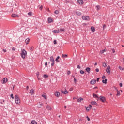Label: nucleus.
I'll return each mask as SVG.
<instances>
[{"label":"nucleus","mask_w":124,"mask_h":124,"mask_svg":"<svg viewBox=\"0 0 124 124\" xmlns=\"http://www.w3.org/2000/svg\"><path fill=\"white\" fill-rule=\"evenodd\" d=\"M27 52L25 50V49H23L22 50V53H21V57L22 58V59H25L26 56H27Z\"/></svg>","instance_id":"nucleus-1"},{"label":"nucleus","mask_w":124,"mask_h":124,"mask_svg":"<svg viewBox=\"0 0 124 124\" xmlns=\"http://www.w3.org/2000/svg\"><path fill=\"white\" fill-rule=\"evenodd\" d=\"M20 98L18 97V95H16L15 97V102L16 104H20Z\"/></svg>","instance_id":"nucleus-2"},{"label":"nucleus","mask_w":124,"mask_h":124,"mask_svg":"<svg viewBox=\"0 0 124 124\" xmlns=\"http://www.w3.org/2000/svg\"><path fill=\"white\" fill-rule=\"evenodd\" d=\"M82 19L85 21H90V16H82Z\"/></svg>","instance_id":"nucleus-3"},{"label":"nucleus","mask_w":124,"mask_h":124,"mask_svg":"<svg viewBox=\"0 0 124 124\" xmlns=\"http://www.w3.org/2000/svg\"><path fill=\"white\" fill-rule=\"evenodd\" d=\"M100 101H101V102H103L104 103L105 101H106V98H105V97L103 96H100L99 97Z\"/></svg>","instance_id":"nucleus-4"},{"label":"nucleus","mask_w":124,"mask_h":124,"mask_svg":"<svg viewBox=\"0 0 124 124\" xmlns=\"http://www.w3.org/2000/svg\"><path fill=\"white\" fill-rule=\"evenodd\" d=\"M111 67H110V65H108L107 66V68L106 70V71L107 72V73H108V74H111Z\"/></svg>","instance_id":"nucleus-5"},{"label":"nucleus","mask_w":124,"mask_h":124,"mask_svg":"<svg viewBox=\"0 0 124 124\" xmlns=\"http://www.w3.org/2000/svg\"><path fill=\"white\" fill-rule=\"evenodd\" d=\"M7 81H8V79L6 78H4L2 79L1 81L2 84H6L7 83Z\"/></svg>","instance_id":"nucleus-6"},{"label":"nucleus","mask_w":124,"mask_h":124,"mask_svg":"<svg viewBox=\"0 0 124 124\" xmlns=\"http://www.w3.org/2000/svg\"><path fill=\"white\" fill-rule=\"evenodd\" d=\"M90 84L91 85H95V84H96V80L95 79H92L90 81Z\"/></svg>","instance_id":"nucleus-7"},{"label":"nucleus","mask_w":124,"mask_h":124,"mask_svg":"<svg viewBox=\"0 0 124 124\" xmlns=\"http://www.w3.org/2000/svg\"><path fill=\"white\" fill-rule=\"evenodd\" d=\"M11 16L12 18H18L19 16L17 14H12Z\"/></svg>","instance_id":"nucleus-8"},{"label":"nucleus","mask_w":124,"mask_h":124,"mask_svg":"<svg viewBox=\"0 0 124 124\" xmlns=\"http://www.w3.org/2000/svg\"><path fill=\"white\" fill-rule=\"evenodd\" d=\"M60 93L59 91L55 92L54 93V95H55L57 97H59L60 96Z\"/></svg>","instance_id":"nucleus-9"},{"label":"nucleus","mask_w":124,"mask_h":124,"mask_svg":"<svg viewBox=\"0 0 124 124\" xmlns=\"http://www.w3.org/2000/svg\"><path fill=\"white\" fill-rule=\"evenodd\" d=\"M61 93H63V94H67V93H68V92L66 89H65V91H63V90H61Z\"/></svg>","instance_id":"nucleus-10"},{"label":"nucleus","mask_w":124,"mask_h":124,"mask_svg":"<svg viewBox=\"0 0 124 124\" xmlns=\"http://www.w3.org/2000/svg\"><path fill=\"white\" fill-rule=\"evenodd\" d=\"M77 3H79V4H84V1L83 0H78L77 1Z\"/></svg>","instance_id":"nucleus-11"},{"label":"nucleus","mask_w":124,"mask_h":124,"mask_svg":"<svg viewBox=\"0 0 124 124\" xmlns=\"http://www.w3.org/2000/svg\"><path fill=\"white\" fill-rule=\"evenodd\" d=\"M75 13H76V15H78V16H80V15L82 14V13H81L79 11H76L75 12Z\"/></svg>","instance_id":"nucleus-12"},{"label":"nucleus","mask_w":124,"mask_h":124,"mask_svg":"<svg viewBox=\"0 0 124 124\" xmlns=\"http://www.w3.org/2000/svg\"><path fill=\"white\" fill-rule=\"evenodd\" d=\"M86 72L88 73V74H90V72L91 71V68L90 67H86L85 69Z\"/></svg>","instance_id":"nucleus-13"},{"label":"nucleus","mask_w":124,"mask_h":124,"mask_svg":"<svg viewBox=\"0 0 124 124\" xmlns=\"http://www.w3.org/2000/svg\"><path fill=\"white\" fill-rule=\"evenodd\" d=\"M50 61L51 62H55V60H54V57L53 56L50 57Z\"/></svg>","instance_id":"nucleus-14"},{"label":"nucleus","mask_w":124,"mask_h":124,"mask_svg":"<svg viewBox=\"0 0 124 124\" xmlns=\"http://www.w3.org/2000/svg\"><path fill=\"white\" fill-rule=\"evenodd\" d=\"M25 43L26 44H29V43H30V38H28L25 40Z\"/></svg>","instance_id":"nucleus-15"},{"label":"nucleus","mask_w":124,"mask_h":124,"mask_svg":"<svg viewBox=\"0 0 124 124\" xmlns=\"http://www.w3.org/2000/svg\"><path fill=\"white\" fill-rule=\"evenodd\" d=\"M91 30L92 32H94V31H95V28H94L93 26L91 27Z\"/></svg>","instance_id":"nucleus-16"},{"label":"nucleus","mask_w":124,"mask_h":124,"mask_svg":"<svg viewBox=\"0 0 124 124\" xmlns=\"http://www.w3.org/2000/svg\"><path fill=\"white\" fill-rule=\"evenodd\" d=\"M47 21H48V23H52V22H53V19H52V18H51V17H48Z\"/></svg>","instance_id":"nucleus-17"},{"label":"nucleus","mask_w":124,"mask_h":124,"mask_svg":"<svg viewBox=\"0 0 124 124\" xmlns=\"http://www.w3.org/2000/svg\"><path fill=\"white\" fill-rule=\"evenodd\" d=\"M102 83H103V84H107V79H103L102 80Z\"/></svg>","instance_id":"nucleus-18"},{"label":"nucleus","mask_w":124,"mask_h":124,"mask_svg":"<svg viewBox=\"0 0 124 124\" xmlns=\"http://www.w3.org/2000/svg\"><path fill=\"white\" fill-rule=\"evenodd\" d=\"M54 33H59L60 32V30H55L53 31Z\"/></svg>","instance_id":"nucleus-19"},{"label":"nucleus","mask_w":124,"mask_h":124,"mask_svg":"<svg viewBox=\"0 0 124 124\" xmlns=\"http://www.w3.org/2000/svg\"><path fill=\"white\" fill-rule=\"evenodd\" d=\"M59 59L60 56H57V57L55 59V62H60V60H59Z\"/></svg>","instance_id":"nucleus-20"},{"label":"nucleus","mask_w":124,"mask_h":124,"mask_svg":"<svg viewBox=\"0 0 124 124\" xmlns=\"http://www.w3.org/2000/svg\"><path fill=\"white\" fill-rule=\"evenodd\" d=\"M31 124H37V122H36V121H35V120H32L31 122Z\"/></svg>","instance_id":"nucleus-21"},{"label":"nucleus","mask_w":124,"mask_h":124,"mask_svg":"<svg viewBox=\"0 0 124 124\" xmlns=\"http://www.w3.org/2000/svg\"><path fill=\"white\" fill-rule=\"evenodd\" d=\"M117 93L116 94L117 96H120L121 94V92L117 90Z\"/></svg>","instance_id":"nucleus-22"},{"label":"nucleus","mask_w":124,"mask_h":124,"mask_svg":"<svg viewBox=\"0 0 124 124\" xmlns=\"http://www.w3.org/2000/svg\"><path fill=\"white\" fill-rule=\"evenodd\" d=\"M91 104H92V105H96L97 104V103L95 101H92L91 102Z\"/></svg>","instance_id":"nucleus-23"},{"label":"nucleus","mask_w":124,"mask_h":124,"mask_svg":"<svg viewBox=\"0 0 124 124\" xmlns=\"http://www.w3.org/2000/svg\"><path fill=\"white\" fill-rule=\"evenodd\" d=\"M96 10H97V11H98V10H100V9H101L100 6L97 5V6H96Z\"/></svg>","instance_id":"nucleus-24"},{"label":"nucleus","mask_w":124,"mask_h":124,"mask_svg":"<svg viewBox=\"0 0 124 124\" xmlns=\"http://www.w3.org/2000/svg\"><path fill=\"white\" fill-rule=\"evenodd\" d=\"M93 97H94V98H98V96H97V95H96V94L93 93Z\"/></svg>","instance_id":"nucleus-25"},{"label":"nucleus","mask_w":124,"mask_h":124,"mask_svg":"<svg viewBox=\"0 0 124 124\" xmlns=\"http://www.w3.org/2000/svg\"><path fill=\"white\" fill-rule=\"evenodd\" d=\"M83 98L80 97V98H79L78 99V102H81V101H82V100H83Z\"/></svg>","instance_id":"nucleus-26"},{"label":"nucleus","mask_w":124,"mask_h":124,"mask_svg":"<svg viewBox=\"0 0 124 124\" xmlns=\"http://www.w3.org/2000/svg\"><path fill=\"white\" fill-rule=\"evenodd\" d=\"M46 109H47V110H51V109H52V108H51V106L47 105L46 106Z\"/></svg>","instance_id":"nucleus-27"},{"label":"nucleus","mask_w":124,"mask_h":124,"mask_svg":"<svg viewBox=\"0 0 124 124\" xmlns=\"http://www.w3.org/2000/svg\"><path fill=\"white\" fill-rule=\"evenodd\" d=\"M30 93L31 94H33V93H34V90H33V89H31V90H30Z\"/></svg>","instance_id":"nucleus-28"},{"label":"nucleus","mask_w":124,"mask_h":124,"mask_svg":"<svg viewBox=\"0 0 124 124\" xmlns=\"http://www.w3.org/2000/svg\"><path fill=\"white\" fill-rule=\"evenodd\" d=\"M104 52H106V49H104L103 50H102L100 51V53L101 54H103Z\"/></svg>","instance_id":"nucleus-29"},{"label":"nucleus","mask_w":124,"mask_h":124,"mask_svg":"<svg viewBox=\"0 0 124 124\" xmlns=\"http://www.w3.org/2000/svg\"><path fill=\"white\" fill-rule=\"evenodd\" d=\"M33 49H34V47L33 46H31L30 47V50L31 52H32V51H33Z\"/></svg>","instance_id":"nucleus-30"},{"label":"nucleus","mask_w":124,"mask_h":124,"mask_svg":"<svg viewBox=\"0 0 124 124\" xmlns=\"http://www.w3.org/2000/svg\"><path fill=\"white\" fill-rule=\"evenodd\" d=\"M38 105L39 108H40L42 106V103L39 102V103L38 104Z\"/></svg>","instance_id":"nucleus-31"},{"label":"nucleus","mask_w":124,"mask_h":124,"mask_svg":"<svg viewBox=\"0 0 124 124\" xmlns=\"http://www.w3.org/2000/svg\"><path fill=\"white\" fill-rule=\"evenodd\" d=\"M43 77L45 79H47V78H48V75L45 74L44 75Z\"/></svg>","instance_id":"nucleus-32"},{"label":"nucleus","mask_w":124,"mask_h":124,"mask_svg":"<svg viewBox=\"0 0 124 124\" xmlns=\"http://www.w3.org/2000/svg\"><path fill=\"white\" fill-rule=\"evenodd\" d=\"M90 110H91V108L87 107L86 108V111L87 112H89L90 111Z\"/></svg>","instance_id":"nucleus-33"},{"label":"nucleus","mask_w":124,"mask_h":124,"mask_svg":"<svg viewBox=\"0 0 124 124\" xmlns=\"http://www.w3.org/2000/svg\"><path fill=\"white\" fill-rule=\"evenodd\" d=\"M62 58H67L68 56H67V54H62Z\"/></svg>","instance_id":"nucleus-34"},{"label":"nucleus","mask_w":124,"mask_h":124,"mask_svg":"<svg viewBox=\"0 0 124 124\" xmlns=\"http://www.w3.org/2000/svg\"><path fill=\"white\" fill-rule=\"evenodd\" d=\"M28 15H29V16H32V12H30L28 13Z\"/></svg>","instance_id":"nucleus-35"},{"label":"nucleus","mask_w":124,"mask_h":124,"mask_svg":"<svg viewBox=\"0 0 124 124\" xmlns=\"http://www.w3.org/2000/svg\"><path fill=\"white\" fill-rule=\"evenodd\" d=\"M102 66H103L104 67H106V66H107V65H106L105 62H103L102 63Z\"/></svg>","instance_id":"nucleus-36"},{"label":"nucleus","mask_w":124,"mask_h":124,"mask_svg":"<svg viewBox=\"0 0 124 124\" xmlns=\"http://www.w3.org/2000/svg\"><path fill=\"white\" fill-rule=\"evenodd\" d=\"M54 13H55V14H59V10H56L54 12Z\"/></svg>","instance_id":"nucleus-37"},{"label":"nucleus","mask_w":124,"mask_h":124,"mask_svg":"<svg viewBox=\"0 0 124 124\" xmlns=\"http://www.w3.org/2000/svg\"><path fill=\"white\" fill-rule=\"evenodd\" d=\"M60 31L64 32V31H65V29H64V28L61 29H60Z\"/></svg>","instance_id":"nucleus-38"},{"label":"nucleus","mask_w":124,"mask_h":124,"mask_svg":"<svg viewBox=\"0 0 124 124\" xmlns=\"http://www.w3.org/2000/svg\"><path fill=\"white\" fill-rule=\"evenodd\" d=\"M80 74H84V73H85V72L83 70H80Z\"/></svg>","instance_id":"nucleus-39"},{"label":"nucleus","mask_w":124,"mask_h":124,"mask_svg":"<svg viewBox=\"0 0 124 124\" xmlns=\"http://www.w3.org/2000/svg\"><path fill=\"white\" fill-rule=\"evenodd\" d=\"M118 68H119L120 70H124V68H122V67H121V66H119L118 67Z\"/></svg>","instance_id":"nucleus-40"},{"label":"nucleus","mask_w":124,"mask_h":124,"mask_svg":"<svg viewBox=\"0 0 124 124\" xmlns=\"http://www.w3.org/2000/svg\"><path fill=\"white\" fill-rule=\"evenodd\" d=\"M105 28H106V24H104L103 26V31H104Z\"/></svg>","instance_id":"nucleus-41"},{"label":"nucleus","mask_w":124,"mask_h":124,"mask_svg":"<svg viewBox=\"0 0 124 124\" xmlns=\"http://www.w3.org/2000/svg\"><path fill=\"white\" fill-rule=\"evenodd\" d=\"M42 97H44V98H45V99H46V95H44V94H43L42 95Z\"/></svg>","instance_id":"nucleus-42"},{"label":"nucleus","mask_w":124,"mask_h":124,"mask_svg":"<svg viewBox=\"0 0 124 124\" xmlns=\"http://www.w3.org/2000/svg\"><path fill=\"white\" fill-rule=\"evenodd\" d=\"M43 8V6L41 5L40 7H39V9L40 10H42V9Z\"/></svg>","instance_id":"nucleus-43"},{"label":"nucleus","mask_w":124,"mask_h":124,"mask_svg":"<svg viewBox=\"0 0 124 124\" xmlns=\"http://www.w3.org/2000/svg\"><path fill=\"white\" fill-rule=\"evenodd\" d=\"M51 65V66H54L55 65V62H52Z\"/></svg>","instance_id":"nucleus-44"},{"label":"nucleus","mask_w":124,"mask_h":124,"mask_svg":"<svg viewBox=\"0 0 124 124\" xmlns=\"http://www.w3.org/2000/svg\"><path fill=\"white\" fill-rule=\"evenodd\" d=\"M53 43H54V45L57 44V40H54V41H53Z\"/></svg>","instance_id":"nucleus-45"},{"label":"nucleus","mask_w":124,"mask_h":124,"mask_svg":"<svg viewBox=\"0 0 124 124\" xmlns=\"http://www.w3.org/2000/svg\"><path fill=\"white\" fill-rule=\"evenodd\" d=\"M45 65L46 67H47V66L48 65V63L47 62H46L45 63Z\"/></svg>","instance_id":"nucleus-46"},{"label":"nucleus","mask_w":124,"mask_h":124,"mask_svg":"<svg viewBox=\"0 0 124 124\" xmlns=\"http://www.w3.org/2000/svg\"><path fill=\"white\" fill-rule=\"evenodd\" d=\"M11 97L12 99H14V97L13 96V94H11Z\"/></svg>","instance_id":"nucleus-47"},{"label":"nucleus","mask_w":124,"mask_h":124,"mask_svg":"<svg viewBox=\"0 0 124 124\" xmlns=\"http://www.w3.org/2000/svg\"><path fill=\"white\" fill-rule=\"evenodd\" d=\"M86 118L87 119V121H91V119H90V118H89V116H87V117H86Z\"/></svg>","instance_id":"nucleus-48"},{"label":"nucleus","mask_w":124,"mask_h":124,"mask_svg":"<svg viewBox=\"0 0 124 124\" xmlns=\"http://www.w3.org/2000/svg\"><path fill=\"white\" fill-rule=\"evenodd\" d=\"M100 79V78H97V79H96V81L97 82H99Z\"/></svg>","instance_id":"nucleus-49"},{"label":"nucleus","mask_w":124,"mask_h":124,"mask_svg":"<svg viewBox=\"0 0 124 124\" xmlns=\"http://www.w3.org/2000/svg\"><path fill=\"white\" fill-rule=\"evenodd\" d=\"M76 81H77V80L76 79V78H74V83H76Z\"/></svg>","instance_id":"nucleus-50"},{"label":"nucleus","mask_w":124,"mask_h":124,"mask_svg":"<svg viewBox=\"0 0 124 124\" xmlns=\"http://www.w3.org/2000/svg\"><path fill=\"white\" fill-rule=\"evenodd\" d=\"M105 78H106V77L104 75H103L102 77V79H105Z\"/></svg>","instance_id":"nucleus-51"},{"label":"nucleus","mask_w":124,"mask_h":124,"mask_svg":"<svg viewBox=\"0 0 124 124\" xmlns=\"http://www.w3.org/2000/svg\"><path fill=\"white\" fill-rule=\"evenodd\" d=\"M77 68H78V69H80L81 68V66L79 65H77Z\"/></svg>","instance_id":"nucleus-52"},{"label":"nucleus","mask_w":124,"mask_h":124,"mask_svg":"<svg viewBox=\"0 0 124 124\" xmlns=\"http://www.w3.org/2000/svg\"><path fill=\"white\" fill-rule=\"evenodd\" d=\"M96 72H99V69L96 68Z\"/></svg>","instance_id":"nucleus-53"},{"label":"nucleus","mask_w":124,"mask_h":124,"mask_svg":"<svg viewBox=\"0 0 124 124\" xmlns=\"http://www.w3.org/2000/svg\"><path fill=\"white\" fill-rule=\"evenodd\" d=\"M70 73H71L70 71H67V74H68V75H69L70 74Z\"/></svg>","instance_id":"nucleus-54"},{"label":"nucleus","mask_w":124,"mask_h":124,"mask_svg":"<svg viewBox=\"0 0 124 124\" xmlns=\"http://www.w3.org/2000/svg\"><path fill=\"white\" fill-rule=\"evenodd\" d=\"M119 85H120V87H123V84L122 83H120L119 84Z\"/></svg>","instance_id":"nucleus-55"},{"label":"nucleus","mask_w":124,"mask_h":124,"mask_svg":"<svg viewBox=\"0 0 124 124\" xmlns=\"http://www.w3.org/2000/svg\"><path fill=\"white\" fill-rule=\"evenodd\" d=\"M36 75L37 77H38V76H39V72H37Z\"/></svg>","instance_id":"nucleus-56"},{"label":"nucleus","mask_w":124,"mask_h":124,"mask_svg":"<svg viewBox=\"0 0 124 124\" xmlns=\"http://www.w3.org/2000/svg\"><path fill=\"white\" fill-rule=\"evenodd\" d=\"M69 91H70V92H71V91H73V88H70Z\"/></svg>","instance_id":"nucleus-57"},{"label":"nucleus","mask_w":124,"mask_h":124,"mask_svg":"<svg viewBox=\"0 0 124 124\" xmlns=\"http://www.w3.org/2000/svg\"><path fill=\"white\" fill-rule=\"evenodd\" d=\"M12 50H13V51H15L16 50V49H15V48H14V47H13L12 48Z\"/></svg>","instance_id":"nucleus-58"},{"label":"nucleus","mask_w":124,"mask_h":124,"mask_svg":"<svg viewBox=\"0 0 124 124\" xmlns=\"http://www.w3.org/2000/svg\"><path fill=\"white\" fill-rule=\"evenodd\" d=\"M65 3H69V1H67V0H66L65 1Z\"/></svg>","instance_id":"nucleus-59"},{"label":"nucleus","mask_w":124,"mask_h":124,"mask_svg":"<svg viewBox=\"0 0 124 124\" xmlns=\"http://www.w3.org/2000/svg\"><path fill=\"white\" fill-rule=\"evenodd\" d=\"M4 100H3V102H0L1 104H3V103L4 102Z\"/></svg>","instance_id":"nucleus-60"},{"label":"nucleus","mask_w":124,"mask_h":124,"mask_svg":"<svg viewBox=\"0 0 124 124\" xmlns=\"http://www.w3.org/2000/svg\"><path fill=\"white\" fill-rule=\"evenodd\" d=\"M29 86H27V87H26L27 91L29 90Z\"/></svg>","instance_id":"nucleus-61"},{"label":"nucleus","mask_w":124,"mask_h":124,"mask_svg":"<svg viewBox=\"0 0 124 124\" xmlns=\"http://www.w3.org/2000/svg\"><path fill=\"white\" fill-rule=\"evenodd\" d=\"M2 51H3V52H6V49H3V50H2Z\"/></svg>","instance_id":"nucleus-62"},{"label":"nucleus","mask_w":124,"mask_h":124,"mask_svg":"<svg viewBox=\"0 0 124 124\" xmlns=\"http://www.w3.org/2000/svg\"><path fill=\"white\" fill-rule=\"evenodd\" d=\"M115 49H112V53H115Z\"/></svg>","instance_id":"nucleus-63"},{"label":"nucleus","mask_w":124,"mask_h":124,"mask_svg":"<svg viewBox=\"0 0 124 124\" xmlns=\"http://www.w3.org/2000/svg\"><path fill=\"white\" fill-rule=\"evenodd\" d=\"M46 10L47 11H49L48 8H47L46 9Z\"/></svg>","instance_id":"nucleus-64"}]
</instances>
